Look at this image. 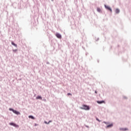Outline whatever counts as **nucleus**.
<instances>
[{
    "label": "nucleus",
    "instance_id": "f257e3e1",
    "mask_svg": "<svg viewBox=\"0 0 131 131\" xmlns=\"http://www.w3.org/2000/svg\"><path fill=\"white\" fill-rule=\"evenodd\" d=\"M80 109H82L83 110H90V106L86 105H83V107H80Z\"/></svg>",
    "mask_w": 131,
    "mask_h": 131
},
{
    "label": "nucleus",
    "instance_id": "f03ea898",
    "mask_svg": "<svg viewBox=\"0 0 131 131\" xmlns=\"http://www.w3.org/2000/svg\"><path fill=\"white\" fill-rule=\"evenodd\" d=\"M9 124L10 125H12L13 126H14V127H19V125H18L14 123H10Z\"/></svg>",
    "mask_w": 131,
    "mask_h": 131
},
{
    "label": "nucleus",
    "instance_id": "7ed1b4c3",
    "mask_svg": "<svg viewBox=\"0 0 131 131\" xmlns=\"http://www.w3.org/2000/svg\"><path fill=\"white\" fill-rule=\"evenodd\" d=\"M105 9H106V10H108V11H111V12H112V9H111V8H110V7L105 5Z\"/></svg>",
    "mask_w": 131,
    "mask_h": 131
},
{
    "label": "nucleus",
    "instance_id": "20e7f679",
    "mask_svg": "<svg viewBox=\"0 0 131 131\" xmlns=\"http://www.w3.org/2000/svg\"><path fill=\"white\" fill-rule=\"evenodd\" d=\"M120 130H123V131H126V130H128V128H121Z\"/></svg>",
    "mask_w": 131,
    "mask_h": 131
},
{
    "label": "nucleus",
    "instance_id": "39448f33",
    "mask_svg": "<svg viewBox=\"0 0 131 131\" xmlns=\"http://www.w3.org/2000/svg\"><path fill=\"white\" fill-rule=\"evenodd\" d=\"M56 36L58 38H61V35H60V34H59V33H57V34H56Z\"/></svg>",
    "mask_w": 131,
    "mask_h": 131
},
{
    "label": "nucleus",
    "instance_id": "423d86ee",
    "mask_svg": "<svg viewBox=\"0 0 131 131\" xmlns=\"http://www.w3.org/2000/svg\"><path fill=\"white\" fill-rule=\"evenodd\" d=\"M112 126H113V124H111L108 125H107L106 127V128H109L110 127H112Z\"/></svg>",
    "mask_w": 131,
    "mask_h": 131
},
{
    "label": "nucleus",
    "instance_id": "0eeeda50",
    "mask_svg": "<svg viewBox=\"0 0 131 131\" xmlns=\"http://www.w3.org/2000/svg\"><path fill=\"white\" fill-rule=\"evenodd\" d=\"M13 113H15V114H17V115H19L20 114V113L19 112H17V111H13Z\"/></svg>",
    "mask_w": 131,
    "mask_h": 131
},
{
    "label": "nucleus",
    "instance_id": "6e6552de",
    "mask_svg": "<svg viewBox=\"0 0 131 131\" xmlns=\"http://www.w3.org/2000/svg\"><path fill=\"white\" fill-rule=\"evenodd\" d=\"M97 103H98V104H103V103H105V101H97Z\"/></svg>",
    "mask_w": 131,
    "mask_h": 131
},
{
    "label": "nucleus",
    "instance_id": "1a4fd4ad",
    "mask_svg": "<svg viewBox=\"0 0 131 131\" xmlns=\"http://www.w3.org/2000/svg\"><path fill=\"white\" fill-rule=\"evenodd\" d=\"M119 12H120V11L119 10V9H116L115 12L116 13V14L119 13Z\"/></svg>",
    "mask_w": 131,
    "mask_h": 131
},
{
    "label": "nucleus",
    "instance_id": "9d476101",
    "mask_svg": "<svg viewBox=\"0 0 131 131\" xmlns=\"http://www.w3.org/2000/svg\"><path fill=\"white\" fill-rule=\"evenodd\" d=\"M36 99L37 100H41L42 99V98H41V96H37L36 97Z\"/></svg>",
    "mask_w": 131,
    "mask_h": 131
},
{
    "label": "nucleus",
    "instance_id": "9b49d317",
    "mask_svg": "<svg viewBox=\"0 0 131 131\" xmlns=\"http://www.w3.org/2000/svg\"><path fill=\"white\" fill-rule=\"evenodd\" d=\"M11 44L12 45V46H14V47H16V48H17V45L15 44L14 42H11Z\"/></svg>",
    "mask_w": 131,
    "mask_h": 131
},
{
    "label": "nucleus",
    "instance_id": "f8f14e48",
    "mask_svg": "<svg viewBox=\"0 0 131 131\" xmlns=\"http://www.w3.org/2000/svg\"><path fill=\"white\" fill-rule=\"evenodd\" d=\"M29 118H31V119H34V117L32 116H29Z\"/></svg>",
    "mask_w": 131,
    "mask_h": 131
},
{
    "label": "nucleus",
    "instance_id": "ddd939ff",
    "mask_svg": "<svg viewBox=\"0 0 131 131\" xmlns=\"http://www.w3.org/2000/svg\"><path fill=\"white\" fill-rule=\"evenodd\" d=\"M97 12H101V9L99 8H98L97 9Z\"/></svg>",
    "mask_w": 131,
    "mask_h": 131
},
{
    "label": "nucleus",
    "instance_id": "4468645a",
    "mask_svg": "<svg viewBox=\"0 0 131 131\" xmlns=\"http://www.w3.org/2000/svg\"><path fill=\"white\" fill-rule=\"evenodd\" d=\"M10 111H12L13 112L14 110L13 108H9Z\"/></svg>",
    "mask_w": 131,
    "mask_h": 131
},
{
    "label": "nucleus",
    "instance_id": "2eb2a0df",
    "mask_svg": "<svg viewBox=\"0 0 131 131\" xmlns=\"http://www.w3.org/2000/svg\"><path fill=\"white\" fill-rule=\"evenodd\" d=\"M96 120H97V121H99V122H100V120H99V119H98V118H96Z\"/></svg>",
    "mask_w": 131,
    "mask_h": 131
},
{
    "label": "nucleus",
    "instance_id": "dca6fc26",
    "mask_svg": "<svg viewBox=\"0 0 131 131\" xmlns=\"http://www.w3.org/2000/svg\"><path fill=\"white\" fill-rule=\"evenodd\" d=\"M68 96H71V94L70 93H68Z\"/></svg>",
    "mask_w": 131,
    "mask_h": 131
},
{
    "label": "nucleus",
    "instance_id": "f3484780",
    "mask_svg": "<svg viewBox=\"0 0 131 131\" xmlns=\"http://www.w3.org/2000/svg\"><path fill=\"white\" fill-rule=\"evenodd\" d=\"M45 123H46V124H49V123L47 122H45Z\"/></svg>",
    "mask_w": 131,
    "mask_h": 131
},
{
    "label": "nucleus",
    "instance_id": "a211bd4d",
    "mask_svg": "<svg viewBox=\"0 0 131 131\" xmlns=\"http://www.w3.org/2000/svg\"><path fill=\"white\" fill-rule=\"evenodd\" d=\"M50 122H52V121H49L48 123H50Z\"/></svg>",
    "mask_w": 131,
    "mask_h": 131
},
{
    "label": "nucleus",
    "instance_id": "6ab92c4d",
    "mask_svg": "<svg viewBox=\"0 0 131 131\" xmlns=\"http://www.w3.org/2000/svg\"><path fill=\"white\" fill-rule=\"evenodd\" d=\"M95 94H97V91H95Z\"/></svg>",
    "mask_w": 131,
    "mask_h": 131
},
{
    "label": "nucleus",
    "instance_id": "aec40b11",
    "mask_svg": "<svg viewBox=\"0 0 131 131\" xmlns=\"http://www.w3.org/2000/svg\"><path fill=\"white\" fill-rule=\"evenodd\" d=\"M104 123H106V122H104Z\"/></svg>",
    "mask_w": 131,
    "mask_h": 131
},
{
    "label": "nucleus",
    "instance_id": "412c9836",
    "mask_svg": "<svg viewBox=\"0 0 131 131\" xmlns=\"http://www.w3.org/2000/svg\"><path fill=\"white\" fill-rule=\"evenodd\" d=\"M52 2H53V1H54V0H52Z\"/></svg>",
    "mask_w": 131,
    "mask_h": 131
}]
</instances>
